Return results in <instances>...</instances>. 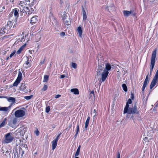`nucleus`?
Returning <instances> with one entry per match:
<instances>
[{"label": "nucleus", "instance_id": "obj_20", "mask_svg": "<svg viewBox=\"0 0 158 158\" xmlns=\"http://www.w3.org/2000/svg\"><path fill=\"white\" fill-rule=\"evenodd\" d=\"M20 11V12L21 14H22V15H23V13H26V14L27 13L28 11L25 10L24 7H23L22 8H19Z\"/></svg>", "mask_w": 158, "mask_h": 158}, {"label": "nucleus", "instance_id": "obj_14", "mask_svg": "<svg viewBox=\"0 0 158 158\" xmlns=\"http://www.w3.org/2000/svg\"><path fill=\"white\" fill-rule=\"evenodd\" d=\"M57 141L54 139L52 142V147L53 150H54L55 149L57 145Z\"/></svg>", "mask_w": 158, "mask_h": 158}, {"label": "nucleus", "instance_id": "obj_16", "mask_svg": "<svg viewBox=\"0 0 158 158\" xmlns=\"http://www.w3.org/2000/svg\"><path fill=\"white\" fill-rule=\"evenodd\" d=\"M26 4L27 3L25 2L24 1H21L19 4V8H22L23 7H25V6Z\"/></svg>", "mask_w": 158, "mask_h": 158}, {"label": "nucleus", "instance_id": "obj_41", "mask_svg": "<svg viewBox=\"0 0 158 158\" xmlns=\"http://www.w3.org/2000/svg\"><path fill=\"white\" fill-rule=\"evenodd\" d=\"M72 67L75 69H76L77 68V64L75 63H72Z\"/></svg>", "mask_w": 158, "mask_h": 158}, {"label": "nucleus", "instance_id": "obj_57", "mask_svg": "<svg viewBox=\"0 0 158 158\" xmlns=\"http://www.w3.org/2000/svg\"><path fill=\"white\" fill-rule=\"evenodd\" d=\"M92 94H93V96L94 95V90L91 91L90 94V95L91 97L92 96Z\"/></svg>", "mask_w": 158, "mask_h": 158}, {"label": "nucleus", "instance_id": "obj_36", "mask_svg": "<svg viewBox=\"0 0 158 158\" xmlns=\"http://www.w3.org/2000/svg\"><path fill=\"white\" fill-rule=\"evenodd\" d=\"M32 97V95H30L29 96H26L24 97V98L26 100H28L31 99Z\"/></svg>", "mask_w": 158, "mask_h": 158}, {"label": "nucleus", "instance_id": "obj_8", "mask_svg": "<svg viewBox=\"0 0 158 158\" xmlns=\"http://www.w3.org/2000/svg\"><path fill=\"white\" fill-rule=\"evenodd\" d=\"M157 50L155 49L152 53V56L151 59V63H155V58L156 56Z\"/></svg>", "mask_w": 158, "mask_h": 158}, {"label": "nucleus", "instance_id": "obj_56", "mask_svg": "<svg viewBox=\"0 0 158 158\" xmlns=\"http://www.w3.org/2000/svg\"><path fill=\"white\" fill-rule=\"evenodd\" d=\"M35 133L37 136H38L39 135V132L38 130L35 131Z\"/></svg>", "mask_w": 158, "mask_h": 158}, {"label": "nucleus", "instance_id": "obj_12", "mask_svg": "<svg viewBox=\"0 0 158 158\" xmlns=\"http://www.w3.org/2000/svg\"><path fill=\"white\" fill-rule=\"evenodd\" d=\"M13 12H14V15L16 18V19H17L19 16V9L17 8H15L13 10Z\"/></svg>", "mask_w": 158, "mask_h": 158}, {"label": "nucleus", "instance_id": "obj_54", "mask_svg": "<svg viewBox=\"0 0 158 158\" xmlns=\"http://www.w3.org/2000/svg\"><path fill=\"white\" fill-rule=\"evenodd\" d=\"M120 152H119L118 151V152L117 155V158H120Z\"/></svg>", "mask_w": 158, "mask_h": 158}, {"label": "nucleus", "instance_id": "obj_33", "mask_svg": "<svg viewBox=\"0 0 158 158\" xmlns=\"http://www.w3.org/2000/svg\"><path fill=\"white\" fill-rule=\"evenodd\" d=\"M24 8L25 10L28 11V14L29 15L32 13L31 11H30V10L29 9V8L28 7H24Z\"/></svg>", "mask_w": 158, "mask_h": 158}, {"label": "nucleus", "instance_id": "obj_61", "mask_svg": "<svg viewBox=\"0 0 158 158\" xmlns=\"http://www.w3.org/2000/svg\"><path fill=\"white\" fill-rule=\"evenodd\" d=\"M131 119H132V120H134V119H135V118H134V116L133 115V114H132L131 116V118H130Z\"/></svg>", "mask_w": 158, "mask_h": 158}, {"label": "nucleus", "instance_id": "obj_51", "mask_svg": "<svg viewBox=\"0 0 158 158\" xmlns=\"http://www.w3.org/2000/svg\"><path fill=\"white\" fill-rule=\"evenodd\" d=\"M1 31H3V33H6V31H5L6 28H5V27H2L1 28Z\"/></svg>", "mask_w": 158, "mask_h": 158}, {"label": "nucleus", "instance_id": "obj_2", "mask_svg": "<svg viewBox=\"0 0 158 158\" xmlns=\"http://www.w3.org/2000/svg\"><path fill=\"white\" fill-rule=\"evenodd\" d=\"M14 139V137L10 133H9L6 134L5 135V139L2 142L4 144L8 143H11Z\"/></svg>", "mask_w": 158, "mask_h": 158}, {"label": "nucleus", "instance_id": "obj_13", "mask_svg": "<svg viewBox=\"0 0 158 158\" xmlns=\"http://www.w3.org/2000/svg\"><path fill=\"white\" fill-rule=\"evenodd\" d=\"M103 68H102V67L100 66L99 65H98V68L97 71V75H100L101 74V71L103 70Z\"/></svg>", "mask_w": 158, "mask_h": 158}, {"label": "nucleus", "instance_id": "obj_1", "mask_svg": "<svg viewBox=\"0 0 158 158\" xmlns=\"http://www.w3.org/2000/svg\"><path fill=\"white\" fill-rule=\"evenodd\" d=\"M105 66V69L103 70V72L102 73V78L99 80L100 85L101 83L105 81L109 73L108 71L110 70L111 68L110 65L109 63L106 64Z\"/></svg>", "mask_w": 158, "mask_h": 158}, {"label": "nucleus", "instance_id": "obj_43", "mask_svg": "<svg viewBox=\"0 0 158 158\" xmlns=\"http://www.w3.org/2000/svg\"><path fill=\"white\" fill-rule=\"evenodd\" d=\"M13 35V34H11V35H7L4 36L2 37V40H4L6 39V37H10V36Z\"/></svg>", "mask_w": 158, "mask_h": 158}, {"label": "nucleus", "instance_id": "obj_17", "mask_svg": "<svg viewBox=\"0 0 158 158\" xmlns=\"http://www.w3.org/2000/svg\"><path fill=\"white\" fill-rule=\"evenodd\" d=\"M8 101L10 102H12V103H14L15 102V98L13 97H10L9 98H6Z\"/></svg>", "mask_w": 158, "mask_h": 158}, {"label": "nucleus", "instance_id": "obj_39", "mask_svg": "<svg viewBox=\"0 0 158 158\" xmlns=\"http://www.w3.org/2000/svg\"><path fill=\"white\" fill-rule=\"evenodd\" d=\"M22 47H20L19 50L17 51L16 53L17 54H19L21 53L22 51L23 50Z\"/></svg>", "mask_w": 158, "mask_h": 158}, {"label": "nucleus", "instance_id": "obj_31", "mask_svg": "<svg viewBox=\"0 0 158 158\" xmlns=\"http://www.w3.org/2000/svg\"><path fill=\"white\" fill-rule=\"evenodd\" d=\"M122 88L124 91L125 92H127V86L126 84H123L122 85Z\"/></svg>", "mask_w": 158, "mask_h": 158}, {"label": "nucleus", "instance_id": "obj_55", "mask_svg": "<svg viewBox=\"0 0 158 158\" xmlns=\"http://www.w3.org/2000/svg\"><path fill=\"white\" fill-rule=\"evenodd\" d=\"M131 99L132 100L134 99V94L133 93H131Z\"/></svg>", "mask_w": 158, "mask_h": 158}, {"label": "nucleus", "instance_id": "obj_21", "mask_svg": "<svg viewBox=\"0 0 158 158\" xmlns=\"http://www.w3.org/2000/svg\"><path fill=\"white\" fill-rule=\"evenodd\" d=\"M89 120L90 117L89 116H88L87 118V119H86V121L85 123V130H87V128L89 125Z\"/></svg>", "mask_w": 158, "mask_h": 158}, {"label": "nucleus", "instance_id": "obj_22", "mask_svg": "<svg viewBox=\"0 0 158 158\" xmlns=\"http://www.w3.org/2000/svg\"><path fill=\"white\" fill-rule=\"evenodd\" d=\"M155 65V63H151L150 64V75H151L152 73V72L153 70V68Z\"/></svg>", "mask_w": 158, "mask_h": 158}, {"label": "nucleus", "instance_id": "obj_3", "mask_svg": "<svg viewBox=\"0 0 158 158\" xmlns=\"http://www.w3.org/2000/svg\"><path fill=\"white\" fill-rule=\"evenodd\" d=\"M127 113L128 114H139V111L137 110V107L136 103L133 106L129 108V110Z\"/></svg>", "mask_w": 158, "mask_h": 158}, {"label": "nucleus", "instance_id": "obj_15", "mask_svg": "<svg viewBox=\"0 0 158 158\" xmlns=\"http://www.w3.org/2000/svg\"><path fill=\"white\" fill-rule=\"evenodd\" d=\"M77 33L79 34V36L80 37H81L82 35V28L80 27H78L77 29Z\"/></svg>", "mask_w": 158, "mask_h": 158}, {"label": "nucleus", "instance_id": "obj_9", "mask_svg": "<svg viewBox=\"0 0 158 158\" xmlns=\"http://www.w3.org/2000/svg\"><path fill=\"white\" fill-rule=\"evenodd\" d=\"M15 23L16 22H15V20H12L11 21H8L6 25V26L9 27L10 28L13 25V24L14 23V24L13 26V27L14 28L15 27Z\"/></svg>", "mask_w": 158, "mask_h": 158}, {"label": "nucleus", "instance_id": "obj_44", "mask_svg": "<svg viewBox=\"0 0 158 158\" xmlns=\"http://www.w3.org/2000/svg\"><path fill=\"white\" fill-rule=\"evenodd\" d=\"M50 110V107L49 106H48L46 108V113H48Z\"/></svg>", "mask_w": 158, "mask_h": 158}, {"label": "nucleus", "instance_id": "obj_62", "mask_svg": "<svg viewBox=\"0 0 158 158\" xmlns=\"http://www.w3.org/2000/svg\"><path fill=\"white\" fill-rule=\"evenodd\" d=\"M65 77V76L64 75L62 74L60 76V78H63Z\"/></svg>", "mask_w": 158, "mask_h": 158}, {"label": "nucleus", "instance_id": "obj_50", "mask_svg": "<svg viewBox=\"0 0 158 158\" xmlns=\"http://www.w3.org/2000/svg\"><path fill=\"white\" fill-rule=\"evenodd\" d=\"M147 85L143 84V86L142 88V92H143L144 90Z\"/></svg>", "mask_w": 158, "mask_h": 158}, {"label": "nucleus", "instance_id": "obj_48", "mask_svg": "<svg viewBox=\"0 0 158 158\" xmlns=\"http://www.w3.org/2000/svg\"><path fill=\"white\" fill-rule=\"evenodd\" d=\"M61 133H60V134H59L56 137V139H55L54 140H56V141H58L59 139V137L60 136V135H61Z\"/></svg>", "mask_w": 158, "mask_h": 158}, {"label": "nucleus", "instance_id": "obj_18", "mask_svg": "<svg viewBox=\"0 0 158 158\" xmlns=\"http://www.w3.org/2000/svg\"><path fill=\"white\" fill-rule=\"evenodd\" d=\"M129 104L127 102L126 105L124 108V110H123V114H125L127 113L128 111V110H129Z\"/></svg>", "mask_w": 158, "mask_h": 158}, {"label": "nucleus", "instance_id": "obj_28", "mask_svg": "<svg viewBox=\"0 0 158 158\" xmlns=\"http://www.w3.org/2000/svg\"><path fill=\"white\" fill-rule=\"evenodd\" d=\"M80 148H81V146L79 145L78 146V147L77 149V151L76 152V153L75 154V156H77L79 155Z\"/></svg>", "mask_w": 158, "mask_h": 158}, {"label": "nucleus", "instance_id": "obj_35", "mask_svg": "<svg viewBox=\"0 0 158 158\" xmlns=\"http://www.w3.org/2000/svg\"><path fill=\"white\" fill-rule=\"evenodd\" d=\"M82 11L83 15H86V13L83 6H82Z\"/></svg>", "mask_w": 158, "mask_h": 158}, {"label": "nucleus", "instance_id": "obj_64", "mask_svg": "<svg viewBox=\"0 0 158 158\" xmlns=\"http://www.w3.org/2000/svg\"><path fill=\"white\" fill-rule=\"evenodd\" d=\"M13 11L11 12L9 15V16H10V17H11L12 16V15H13Z\"/></svg>", "mask_w": 158, "mask_h": 158}, {"label": "nucleus", "instance_id": "obj_24", "mask_svg": "<svg viewBox=\"0 0 158 158\" xmlns=\"http://www.w3.org/2000/svg\"><path fill=\"white\" fill-rule=\"evenodd\" d=\"M64 22L65 24L68 25L71 24V22L69 18H68L66 20H64Z\"/></svg>", "mask_w": 158, "mask_h": 158}, {"label": "nucleus", "instance_id": "obj_23", "mask_svg": "<svg viewBox=\"0 0 158 158\" xmlns=\"http://www.w3.org/2000/svg\"><path fill=\"white\" fill-rule=\"evenodd\" d=\"M108 10L113 11L115 9L114 6L113 4H111L109 6L107 7Z\"/></svg>", "mask_w": 158, "mask_h": 158}, {"label": "nucleus", "instance_id": "obj_27", "mask_svg": "<svg viewBox=\"0 0 158 158\" xmlns=\"http://www.w3.org/2000/svg\"><path fill=\"white\" fill-rule=\"evenodd\" d=\"M24 149H23V148H22V147H21L19 149V154H20L21 153V156H23V155L24 154Z\"/></svg>", "mask_w": 158, "mask_h": 158}, {"label": "nucleus", "instance_id": "obj_11", "mask_svg": "<svg viewBox=\"0 0 158 158\" xmlns=\"http://www.w3.org/2000/svg\"><path fill=\"white\" fill-rule=\"evenodd\" d=\"M157 79L153 78L150 85V89H152L155 85L157 82Z\"/></svg>", "mask_w": 158, "mask_h": 158}, {"label": "nucleus", "instance_id": "obj_29", "mask_svg": "<svg viewBox=\"0 0 158 158\" xmlns=\"http://www.w3.org/2000/svg\"><path fill=\"white\" fill-rule=\"evenodd\" d=\"M49 76L48 75H45L44 76L43 82H47L48 80Z\"/></svg>", "mask_w": 158, "mask_h": 158}, {"label": "nucleus", "instance_id": "obj_6", "mask_svg": "<svg viewBox=\"0 0 158 158\" xmlns=\"http://www.w3.org/2000/svg\"><path fill=\"white\" fill-rule=\"evenodd\" d=\"M123 13L124 16L126 17H128L131 15L133 16H135L136 15V14L134 10H131L130 11H128L124 10L123 11Z\"/></svg>", "mask_w": 158, "mask_h": 158}, {"label": "nucleus", "instance_id": "obj_60", "mask_svg": "<svg viewBox=\"0 0 158 158\" xmlns=\"http://www.w3.org/2000/svg\"><path fill=\"white\" fill-rule=\"evenodd\" d=\"M61 96V95H60V94H57V95H56L55 96V98H60V97Z\"/></svg>", "mask_w": 158, "mask_h": 158}, {"label": "nucleus", "instance_id": "obj_4", "mask_svg": "<svg viewBox=\"0 0 158 158\" xmlns=\"http://www.w3.org/2000/svg\"><path fill=\"white\" fill-rule=\"evenodd\" d=\"M22 73L19 70L17 78L13 84V86H17L18 84L20 82L22 78Z\"/></svg>", "mask_w": 158, "mask_h": 158}, {"label": "nucleus", "instance_id": "obj_19", "mask_svg": "<svg viewBox=\"0 0 158 158\" xmlns=\"http://www.w3.org/2000/svg\"><path fill=\"white\" fill-rule=\"evenodd\" d=\"M71 91L73 92L75 94H79V91L77 89L74 88L72 89H71Z\"/></svg>", "mask_w": 158, "mask_h": 158}, {"label": "nucleus", "instance_id": "obj_32", "mask_svg": "<svg viewBox=\"0 0 158 158\" xmlns=\"http://www.w3.org/2000/svg\"><path fill=\"white\" fill-rule=\"evenodd\" d=\"M68 18H69L67 15V14L66 13V12H64V14L63 15V17L62 18L63 19V20H66Z\"/></svg>", "mask_w": 158, "mask_h": 158}, {"label": "nucleus", "instance_id": "obj_5", "mask_svg": "<svg viewBox=\"0 0 158 158\" xmlns=\"http://www.w3.org/2000/svg\"><path fill=\"white\" fill-rule=\"evenodd\" d=\"M25 114V112L22 110H16L15 113V117L17 118L22 117Z\"/></svg>", "mask_w": 158, "mask_h": 158}, {"label": "nucleus", "instance_id": "obj_52", "mask_svg": "<svg viewBox=\"0 0 158 158\" xmlns=\"http://www.w3.org/2000/svg\"><path fill=\"white\" fill-rule=\"evenodd\" d=\"M60 35L62 37H63L65 35V33L64 32H62L60 33Z\"/></svg>", "mask_w": 158, "mask_h": 158}, {"label": "nucleus", "instance_id": "obj_26", "mask_svg": "<svg viewBox=\"0 0 158 158\" xmlns=\"http://www.w3.org/2000/svg\"><path fill=\"white\" fill-rule=\"evenodd\" d=\"M10 106H9L8 107H0V111H7L8 110V108H10Z\"/></svg>", "mask_w": 158, "mask_h": 158}, {"label": "nucleus", "instance_id": "obj_49", "mask_svg": "<svg viewBox=\"0 0 158 158\" xmlns=\"http://www.w3.org/2000/svg\"><path fill=\"white\" fill-rule=\"evenodd\" d=\"M27 131L26 128L25 127H24L23 128V131H21V132H22V133L23 134V133H24V134H25V132Z\"/></svg>", "mask_w": 158, "mask_h": 158}, {"label": "nucleus", "instance_id": "obj_59", "mask_svg": "<svg viewBox=\"0 0 158 158\" xmlns=\"http://www.w3.org/2000/svg\"><path fill=\"white\" fill-rule=\"evenodd\" d=\"M93 113L94 114V117L95 115H96V114H97V111H96V109H94V110Z\"/></svg>", "mask_w": 158, "mask_h": 158}, {"label": "nucleus", "instance_id": "obj_47", "mask_svg": "<svg viewBox=\"0 0 158 158\" xmlns=\"http://www.w3.org/2000/svg\"><path fill=\"white\" fill-rule=\"evenodd\" d=\"M16 52V51L15 50L13 51V52H12L10 55V58H11L12 56L15 54Z\"/></svg>", "mask_w": 158, "mask_h": 158}, {"label": "nucleus", "instance_id": "obj_53", "mask_svg": "<svg viewBox=\"0 0 158 158\" xmlns=\"http://www.w3.org/2000/svg\"><path fill=\"white\" fill-rule=\"evenodd\" d=\"M132 102V101L131 99L129 98L128 99V101L127 102V103H128L129 104H131Z\"/></svg>", "mask_w": 158, "mask_h": 158}, {"label": "nucleus", "instance_id": "obj_25", "mask_svg": "<svg viewBox=\"0 0 158 158\" xmlns=\"http://www.w3.org/2000/svg\"><path fill=\"white\" fill-rule=\"evenodd\" d=\"M7 120V118H5L3 120L2 122L0 124V128H1L3 127L6 124V121Z\"/></svg>", "mask_w": 158, "mask_h": 158}, {"label": "nucleus", "instance_id": "obj_30", "mask_svg": "<svg viewBox=\"0 0 158 158\" xmlns=\"http://www.w3.org/2000/svg\"><path fill=\"white\" fill-rule=\"evenodd\" d=\"M148 74L147 75L146 78L144 80V81L143 82V84L147 85V84H148L149 82V80H148Z\"/></svg>", "mask_w": 158, "mask_h": 158}, {"label": "nucleus", "instance_id": "obj_40", "mask_svg": "<svg viewBox=\"0 0 158 158\" xmlns=\"http://www.w3.org/2000/svg\"><path fill=\"white\" fill-rule=\"evenodd\" d=\"M48 88V86L47 85H44L43 87V88L42 89V90L45 91H46L47 89Z\"/></svg>", "mask_w": 158, "mask_h": 158}, {"label": "nucleus", "instance_id": "obj_58", "mask_svg": "<svg viewBox=\"0 0 158 158\" xmlns=\"http://www.w3.org/2000/svg\"><path fill=\"white\" fill-rule=\"evenodd\" d=\"M83 20H85L87 18V16L86 15H83Z\"/></svg>", "mask_w": 158, "mask_h": 158}, {"label": "nucleus", "instance_id": "obj_42", "mask_svg": "<svg viewBox=\"0 0 158 158\" xmlns=\"http://www.w3.org/2000/svg\"><path fill=\"white\" fill-rule=\"evenodd\" d=\"M17 122V119L16 118H14L12 120V123L14 125H15L16 124Z\"/></svg>", "mask_w": 158, "mask_h": 158}, {"label": "nucleus", "instance_id": "obj_7", "mask_svg": "<svg viewBox=\"0 0 158 158\" xmlns=\"http://www.w3.org/2000/svg\"><path fill=\"white\" fill-rule=\"evenodd\" d=\"M27 86V84L22 83L19 87V90H20L24 91V92H28Z\"/></svg>", "mask_w": 158, "mask_h": 158}, {"label": "nucleus", "instance_id": "obj_38", "mask_svg": "<svg viewBox=\"0 0 158 158\" xmlns=\"http://www.w3.org/2000/svg\"><path fill=\"white\" fill-rule=\"evenodd\" d=\"M21 147H22V148H24L27 150V144H23L21 146Z\"/></svg>", "mask_w": 158, "mask_h": 158}, {"label": "nucleus", "instance_id": "obj_46", "mask_svg": "<svg viewBox=\"0 0 158 158\" xmlns=\"http://www.w3.org/2000/svg\"><path fill=\"white\" fill-rule=\"evenodd\" d=\"M15 151H15V152H14V158H15V157L16 156V155H18V152H17V149H16Z\"/></svg>", "mask_w": 158, "mask_h": 158}, {"label": "nucleus", "instance_id": "obj_37", "mask_svg": "<svg viewBox=\"0 0 158 158\" xmlns=\"http://www.w3.org/2000/svg\"><path fill=\"white\" fill-rule=\"evenodd\" d=\"M153 78H155L156 79H158V69L157 70L155 75L153 77Z\"/></svg>", "mask_w": 158, "mask_h": 158}, {"label": "nucleus", "instance_id": "obj_34", "mask_svg": "<svg viewBox=\"0 0 158 158\" xmlns=\"http://www.w3.org/2000/svg\"><path fill=\"white\" fill-rule=\"evenodd\" d=\"M98 65H99L100 66L102 67V68L104 69V66L105 64L104 62H101L100 61L99 62L98 61Z\"/></svg>", "mask_w": 158, "mask_h": 158}, {"label": "nucleus", "instance_id": "obj_63", "mask_svg": "<svg viewBox=\"0 0 158 158\" xmlns=\"http://www.w3.org/2000/svg\"><path fill=\"white\" fill-rule=\"evenodd\" d=\"M29 60L28 59V60H27V61L25 63V64L26 65H28V64H29Z\"/></svg>", "mask_w": 158, "mask_h": 158}, {"label": "nucleus", "instance_id": "obj_10", "mask_svg": "<svg viewBox=\"0 0 158 158\" xmlns=\"http://www.w3.org/2000/svg\"><path fill=\"white\" fill-rule=\"evenodd\" d=\"M38 21V16H33L31 19V25H33L36 23Z\"/></svg>", "mask_w": 158, "mask_h": 158}, {"label": "nucleus", "instance_id": "obj_45", "mask_svg": "<svg viewBox=\"0 0 158 158\" xmlns=\"http://www.w3.org/2000/svg\"><path fill=\"white\" fill-rule=\"evenodd\" d=\"M76 133L77 134H78L79 131V125L78 124H77V126L76 127Z\"/></svg>", "mask_w": 158, "mask_h": 158}]
</instances>
